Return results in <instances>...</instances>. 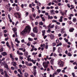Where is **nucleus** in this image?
I'll return each mask as SVG.
<instances>
[{"instance_id": "1", "label": "nucleus", "mask_w": 77, "mask_h": 77, "mask_svg": "<svg viewBox=\"0 0 77 77\" xmlns=\"http://www.w3.org/2000/svg\"><path fill=\"white\" fill-rule=\"evenodd\" d=\"M31 30V28L29 26H26L23 31L20 32L21 35L24 36L27 33H29Z\"/></svg>"}, {"instance_id": "2", "label": "nucleus", "mask_w": 77, "mask_h": 77, "mask_svg": "<svg viewBox=\"0 0 77 77\" xmlns=\"http://www.w3.org/2000/svg\"><path fill=\"white\" fill-rule=\"evenodd\" d=\"M49 63H50V62L48 61H47L46 63V61L44 62L43 63V65L44 68H47Z\"/></svg>"}, {"instance_id": "3", "label": "nucleus", "mask_w": 77, "mask_h": 77, "mask_svg": "<svg viewBox=\"0 0 77 77\" xmlns=\"http://www.w3.org/2000/svg\"><path fill=\"white\" fill-rule=\"evenodd\" d=\"M21 14H20L19 13H15L14 14V16L16 18H20L21 17Z\"/></svg>"}, {"instance_id": "4", "label": "nucleus", "mask_w": 77, "mask_h": 77, "mask_svg": "<svg viewBox=\"0 0 77 77\" xmlns=\"http://www.w3.org/2000/svg\"><path fill=\"white\" fill-rule=\"evenodd\" d=\"M33 32L34 33H38V29H37V28L36 27H34L33 29Z\"/></svg>"}, {"instance_id": "5", "label": "nucleus", "mask_w": 77, "mask_h": 77, "mask_svg": "<svg viewBox=\"0 0 77 77\" xmlns=\"http://www.w3.org/2000/svg\"><path fill=\"white\" fill-rule=\"evenodd\" d=\"M4 72L5 74V77H9L8 75V73H7V72L6 70H4Z\"/></svg>"}, {"instance_id": "6", "label": "nucleus", "mask_w": 77, "mask_h": 77, "mask_svg": "<svg viewBox=\"0 0 77 77\" xmlns=\"http://www.w3.org/2000/svg\"><path fill=\"white\" fill-rule=\"evenodd\" d=\"M61 62H60L59 63V64H60V67H63V66L64 64L63 63V62L62 61H61Z\"/></svg>"}, {"instance_id": "7", "label": "nucleus", "mask_w": 77, "mask_h": 77, "mask_svg": "<svg viewBox=\"0 0 77 77\" xmlns=\"http://www.w3.org/2000/svg\"><path fill=\"white\" fill-rule=\"evenodd\" d=\"M50 37L51 38V39H53L54 38V35L53 34H51L49 35Z\"/></svg>"}, {"instance_id": "8", "label": "nucleus", "mask_w": 77, "mask_h": 77, "mask_svg": "<svg viewBox=\"0 0 77 77\" xmlns=\"http://www.w3.org/2000/svg\"><path fill=\"white\" fill-rule=\"evenodd\" d=\"M2 54L3 56H5L7 55V53L6 52H4L2 53Z\"/></svg>"}, {"instance_id": "9", "label": "nucleus", "mask_w": 77, "mask_h": 77, "mask_svg": "<svg viewBox=\"0 0 77 77\" xmlns=\"http://www.w3.org/2000/svg\"><path fill=\"white\" fill-rule=\"evenodd\" d=\"M24 55L26 57L28 56V55H29V53L27 52H25L24 53Z\"/></svg>"}, {"instance_id": "10", "label": "nucleus", "mask_w": 77, "mask_h": 77, "mask_svg": "<svg viewBox=\"0 0 77 77\" xmlns=\"http://www.w3.org/2000/svg\"><path fill=\"white\" fill-rule=\"evenodd\" d=\"M74 30V28H71L69 29V32H73Z\"/></svg>"}, {"instance_id": "11", "label": "nucleus", "mask_w": 77, "mask_h": 77, "mask_svg": "<svg viewBox=\"0 0 77 77\" xmlns=\"http://www.w3.org/2000/svg\"><path fill=\"white\" fill-rule=\"evenodd\" d=\"M62 48H61L59 47L58 48V53H61V52H62Z\"/></svg>"}, {"instance_id": "12", "label": "nucleus", "mask_w": 77, "mask_h": 77, "mask_svg": "<svg viewBox=\"0 0 77 77\" xmlns=\"http://www.w3.org/2000/svg\"><path fill=\"white\" fill-rule=\"evenodd\" d=\"M50 62L51 65H53V63H54V59H52L50 60Z\"/></svg>"}, {"instance_id": "13", "label": "nucleus", "mask_w": 77, "mask_h": 77, "mask_svg": "<svg viewBox=\"0 0 77 77\" xmlns=\"http://www.w3.org/2000/svg\"><path fill=\"white\" fill-rule=\"evenodd\" d=\"M12 30L14 32H16V31H17V28L15 27L12 28Z\"/></svg>"}, {"instance_id": "14", "label": "nucleus", "mask_w": 77, "mask_h": 77, "mask_svg": "<svg viewBox=\"0 0 77 77\" xmlns=\"http://www.w3.org/2000/svg\"><path fill=\"white\" fill-rule=\"evenodd\" d=\"M76 21H77V19H76V18H75V17L73 18L72 21H73V22H74V23H75Z\"/></svg>"}, {"instance_id": "15", "label": "nucleus", "mask_w": 77, "mask_h": 77, "mask_svg": "<svg viewBox=\"0 0 77 77\" xmlns=\"http://www.w3.org/2000/svg\"><path fill=\"white\" fill-rule=\"evenodd\" d=\"M54 10H51V14L53 15L54 14Z\"/></svg>"}, {"instance_id": "16", "label": "nucleus", "mask_w": 77, "mask_h": 77, "mask_svg": "<svg viewBox=\"0 0 77 77\" xmlns=\"http://www.w3.org/2000/svg\"><path fill=\"white\" fill-rule=\"evenodd\" d=\"M57 25H56L55 26V30H56L57 32H59V30L58 29H59V28L57 29Z\"/></svg>"}, {"instance_id": "17", "label": "nucleus", "mask_w": 77, "mask_h": 77, "mask_svg": "<svg viewBox=\"0 0 77 77\" xmlns=\"http://www.w3.org/2000/svg\"><path fill=\"white\" fill-rule=\"evenodd\" d=\"M60 13L63 16L64 15V14H65V13L64 12H63L61 11V10H60Z\"/></svg>"}, {"instance_id": "18", "label": "nucleus", "mask_w": 77, "mask_h": 77, "mask_svg": "<svg viewBox=\"0 0 77 77\" xmlns=\"http://www.w3.org/2000/svg\"><path fill=\"white\" fill-rule=\"evenodd\" d=\"M47 32L48 33H50L51 32V29H50V28H49L48 30H47Z\"/></svg>"}, {"instance_id": "19", "label": "nucleus", "mask_w": 77, "mask_h": 77, "mask_svg": "<svg viewBox=\"0 0 77 77\" xmlns=\"http://www.w3.org/2000/svg\"><path fill=\"white\" fill-rule=\"evenodd\" d=\"M11 45L12 48H14V44H13V42H11Z\"/></svg>"}, {"instance_id": "20", "label": "nucleus", "mask_w": 77, "mask_h": 77, "mask_svg": "<svg viewBox=\"0 0 77 77\" xmlns=\"http://www.w3.org/2000/svg\"><path fill=\"white\" fill-rule=\"evenodd\" d=\"M17 76H18V77H23V75H20V74H17Z\"/></svg>"}, {"instance_id": "21", "label": "nucleus", "mask_w": 77, "mask_h": 77, "mask_svg": "<svg viewBox=\"0 0 77 77\" xmlns=\"http://www.w3.org/2000/svg\"><path fill=\"white\" fill-rule=\"evenodd\" d=\"M31 35L32 37H35V34L33 33H31Z\"/></svg>"}, {"instance_id": "22", "label": "nucleus", "mask_w": 77, "mask_h": 77, "mask_svg": "<svg viewBox=\"0 0 77 77\" xmlns=\"http://www.w3.org/2000/svg\"><path fill=\"white\" fill-rule=\"evenodd\" d=\"M3 48H2L0 49V52H2V51H3Z\"/></svg>"}, {"instance_id": "23", "label": "nucleus", "mask_w": 77, "mask_h": 77, "mask_svg": "<svg viewBox=\"0 0 77 77\" xmlns=\"http://www.w3.org/2000/svg\"><path fill=\"white\" fill-rule=\"evenodd\" d=\"M29 18L30 21H31V20H33V19L32 18V17L31 16H29Z\"/></svg>"}, {"instance_id": "24", "label": "nucleus", "mask_w": 77, "mask_h": 77, "mask_svg": "<svg viewBox=\"0 0 77 77\" xmlns=\"http://www.w3.org/2000/svg\"><path fill=\"white\" fill-rule=\"evenodd\" d=\"M30 57V55H29L28 57H27L28 61L29 62L30 61V60H29V58Z\"/></svg>"}, {"instance_id": "25", "label": "nucleus", "mask_w": 77, "mask_h": 77, "mask_svg": "<svg viewBox=\"0 0 77 77\" xmlns=\"http://www.w3.org/2000/svg\"><path fill=\"white\" fill-rule=\"evenodd\" d=\"M28 75H29V74H28V73H26L25 74V77H27V76H28Z\"/></svg>"}, {"instance_id": "26", "label": "nucleus", "mask_w": 77, "mask_h": 77, "mask_svg": "<svg viewBox=\"0 0 77 77\" xmlns=\"http://www.w3.org/2000/svg\"><path fill=\"white\" fill-rule=\"evenodd\" d=\"M43 24H44L43 23H42V21L40 22L39 23V25H41V26H42V25H43Z\"/></svg>"}, {"instance_id": "27", "label": "nucleus", "mask_w": 77, "mask_h": 77, "mask_svg": "<svg viewBox=\"0 0 77 77\" xmlns=\"http://www.w3.org/2000/svg\"><path fill=\"white\" fill-rule=\"evenodd\" d=\"M13 66H17V63L15 62H14L13 64Z\"/></svg>"}, {"instance_id": "28", "label": "nucleus", "mask_w": 77, "mask_h": 77, "mask_svg": "<svg viewBox=\"0 0 77 77\" xmlns=\"http://www.w3.org/2000/svg\"><path fill=\"white\" fill-rule=\"evenodd\" d=\"M61 33H64V29H62L61 30Z\"/></svg>"}, {"instance_id": "29", "label": "nucleus", "mask_w": 77, "mask_h": 77, "mask_svg": "<svg viewBox=\"0 0 77 77\" xmlns=\"http://www.w3.org/2000/svg\"><path fill=\"white\" fill-rule=\"evenodd\" d=\"M26 16L25 17H27L28 15H29V12H26L25 14Z\"/></svg>"}, {"instance_id": "30", "label": "nucleus", "mask_w": 77, "mask_h": 77, "mask_svg": "<svg viewBox=\"0 0 77 77\" xmlns=\"http://www.w3.org/2000/svg\"><path fill=\"white\" fill-rule=\"evenodd\" d=\"M28 40H29V41H33V39L30 38H29Z\"/></svg>"}, {"instance_id": "31", "label": "nucleus", "mask_w": 77, "mask_h": 77, "mask_svg": "<svg viewBox=\"0 0 77 77\" xmlns=\"http://www.w3.org/2000/svg\"><path fill=\"white\" fill-rule=\"evenodd\" d=\"M57 72L59 73L61 71V70L60 69H58L57 70Z\"/></svg>"}, {"instance_id": "32", "label": "nucleus", "mask_w": 77, "mask_h": 77, "mask_svg": "<svg viewBox=\"0 0 77 77\" xmlns=\"http://www.w3.org/2000/svg\"><path fill=\"white\" fill-rule=\"evenodd\" d=\"M36 74H37L36 72H34L33 75H34V76H35V77H36Z\"/></svg>"}, {"instance_id": "33", "label": "nucleus", "mask_w": 77, "mask_h": 77, "mask_svg": "<svg viewBox=\"0 0 77 77\" xmlns=\"http://www.w3.org/2000/svg\"><path fill=\"white\" fill-rule=\"evenodd\" d=\"M53 46H55L56 45V43L55 42H54L52 43Z\"/></svg>"}, {"instance_id": "34", "label": "nucleus", "mask_w": 77, "mask_h": 77, "mask_svg": "<svg viewBox=\"0 0 77 77\" xmlns=\"http://www.w3.org/2000/svg\"><path fill=\"white\" fill-rule=\"evenodd\" d=\"M8 35H9L8 34H4V36L5 37H6L8 36Z\"/></svg>"}, {"instance_id": "35", "label": "nucleus", "mask_w": 77, "mask_h": 77, "mask_svg": "<svg viewBox=\"0 0 77 77\" xmlns=\"http://www.w3.org/2000/svg\"><path fill=\"white\" fill-rule=\"evenodd\" d=\"M71 8H70V9L71 10L72 9H74V5H71Z\"/></svg>"}, {"instance_id": "36", "label": "nucleus", "mask_w": 77, "mask_h": 77, "mask_svg": "<svg viewBox=\"0 0 77 77\" xmlns=\"http://www.w3.org/2000/svg\"><path fill=\"white\" fill-rule=\"evenodd\" d=\"M52 2H54V3H58V2H57V1L56 0L53 1H52Z\"/></svg>"}, {"instance_id": "37", "label": "nucleus", "mask_w": 77, "mask_h": 77, "mask_svg": "<svg viewBox=\"0 0 77 77\" xmlns=\"http://www.w3.org/2000/svg\"><path fill=\"white\" fill-rule=\"evenodd\" d=\"M64 40L66 42H68V39H66V38H64Z\"/></svg>"}, {"instance_id": "38", "label": "nucleus", "mask_w": 77, "mask_h": 77, "mask_svg": "<svg viewBox=\"0 0 77 77\" xmlns=\"http://www.w3.org/2000/svg\"><path fill=\"white\" fill-rule=\"evenodd\" d=\"M6 8L7 9H9L10 7L9 6V5H7L6 6Z\"/></svg>"}, {"instance_id": "39", "label": "nucleus", "mask_w": 77, "mask_h": 77, "mask_svg": "<svg viewBox=\"0 0 77 77\" xmlns=\"http://www.w3.org/2000/svg\"><path fill=\"white\" fill-rule=\"evenodd\" d=\"M31 5L32 6H35V4H34V2H32V3Z\"/></svg>"}, {"instance_id": "40", "label": "nucleus", "mask_w": 77, "mask_h": 77, "mask_svg": "<svg viewBox=\"0 0 77 77\" xmlns=\"http://www.w3.org/2000/svg\"><path fill=\"white\" fill-rule=\"evenodd\" d=\"M5 68L7 69H9V67H8V65H6L5 66Z\"/></svg>"}, {"instance_id": "41", "label": "nucleus", "mask_w": 77, "mask_h": 77, "mask_svg": "<svg viewBox=\"0 0 77 77\" xmlns=\"http://www.w3.org/2000/svg\"><path fill=\"white\" fill-rule=\"evenodd\" d=\"M56 42L57 43V44H58V43H59V39H57L56 40Z\"/></svg>"}, {"instance_id": "42", "label": "nucleus", "mask_w": 77, "mask_h": 77, "mask_svg": "<svg viewBox=\"0 0 77 77\" xmlns=\"http://www.w3.org/2000/svg\"><path fill=\"white\" fill-rule=\"evenodd\" d=\"M69 17H73V16H74V14H70L69 15Z\"/></svg>"}, {"instance_id": "43", "label": "nucleus", "mask_w": 77, "mask_h": 77, "mask_svg": "<svg viewBox=\"0 0 77 77\" xmlns=\"http://www.w3.org/2000/svg\"><path fill=\"white\" fill-rule=\"evenodd\" d=\"M59 21L60 22H62L63 21V19H60L59 20Z\"/></svg>"}, {"instance_id": "44", "label": "nucleus", "mask_w": 77, "mask_h": 77, "mask_svg": "<svg viewBox=\"0 0 77 77\" xmlns=\"http://www.w3.org/2000/svg\"><path fill=\"white\" fill-rule=\"evenodd\" d=\"M42 19L43 21H45V19L44 17H42Z\"/></svg>"}, {"instance_id": "45", "label": "nucleus", "mask_w": 77, "mask_h": 77, "mask_svg": "<svg viewBox=\"0 0 77 77\" xmlns=\"http://www.w3.org/2000/svg\"><path fill=\"white\" fill-rule=\"evenodd\" d=\"M52 23H57V21L54 20H52Z\"/></svg>"}, {"instance_id": "46", "label": "nucleus", "mask_w": 77, "mask_h": 77, "mask_svg": "<svg viewBox=\"0 0 77 77\" xmlns=\"http://www.w3.org/2000/svg\"><path fill=\"white\" fill-rule=\"evenodd\" d=\"M56 50V47H53V51H54Z\"/></svg>"}, {"instance_id": "47", "label": "nucleus", "mask_w": 77, "mask_h": 77, "mask_svg": "<svg viewBox=\"0 0 77 77\" xmlns=\"http://www.w3.org/2000/svg\"><path fill=\"white\" fill-rule=\"evenodd\" d=\"M51 5V2H50V3H49L48 4V6H50Z\"/></svg>"}, {"instance_id": "48", "label": "nucleus", "mask_w": 77, "mask_h": 77, "mask_svg": "<svg viewBox=\"0 0 77 77\" xmlns=\"http://www.w3.org/2000/svg\"><path fill=\"white\" fill-rule=\"evenodd\" d=\"M68 56H69L70 57L71 56H72V55H71V53H69L68 54Z\"/></svg>"}, {"instance_id": "49", "label": "nucleus", "mask_w": 77, "mask_h": 77, "mask_svg": "<svg viewBox=\"0 0 77 77\" xmlns=\"http://www.w3.org/2000/svg\"><path fill=\"white\" fill-rule=\"evenodd\" d=\"M48 45H46L45 47V49H48Z\"/></svg>"}, {"instance_id": "50", "label": "nucleus", "mask_w": 77, "mask_h": 77, "mask_svg": "<svg viewBox=\"0 0 77 77\" xmlns=\"http://www.w3.org/2000/svg\"><path fill=\"white\" fill-rule=\"evenodd\" d=\"M54 25L53 24L52 25H51V28L52 29L54 28Z\"/></svg>"}, {"instance_id": "51", "label": "nucleus", "mask_w": 77, "mask_h": 77, "mask_svg": "<svg viewBox=\"0 0 77 77\" xmlns=\"http://www.w3.org/2000/svg\"><path fill=\"white\" fill-rule=\"evenodd\" d=\"M50 26H51V24H50L48 26V29H50Z\"/></svg>"}, {"instance_id": "52", "label": "nucleus", "mask_w": 77, "mask_h": 77, "mask_svg": "<svg viewBox=\"0 0 77 77\" xmlns=\"http://www.w3.org/2000/svg\"><path fill=\"white\" fill-rule=\"evenodd\" d=\"M19 50H21V51H23V48H19Z\"/></svg>"}, {"instance_id": "53", "label": "nucleus", "mask_w": 77, "mask_h": 77, "mask_svg": "<svg viewBox=\"0 0 77 77\" xmlns=\"http://www.w3.org/2000/svg\"><path fill=\"white\" fill-rule=\"evenodd\" d=\"M20 51H17V54H18V55H19V54H20Z\"/></svg>"}, {"instance_id": "54", "label": "nucleus", "mask_w": 77, "mask_h": 77, "mask_svg": "<svg viewBox=\"0 0 77 77\" xmlns=\"http://www.w3.org/2000/svg\"><path fill=\"white\" fill-rule=\"evenodd\" d=\"M6 64V63L5 62V61H3V62L2 63V65H5Z\"/></svg>"}, {"instance_id": "55", "label": "nucleus", "mask_w": 77, "mask_h": 77, "mask_svg": "<svg viewBox=\"0 0 77 77\" xmlns=\"http://www.w3.org/2000/svg\"><path fill=\"white\" fill-rule=\"evenodd\" d=\"M42 33H45V30H42Z\"/></svg>"}, {"instance_id": "56", "label": "nucleus", "mask_w": 77, "mask_h": 77, "mask_svg": "<svg viewBox=\"0 0 77 77\" xmlns=\"http://www.w3.org/2000/svg\"><path fill=\"white\" fill-rule=\"evenodd\" d=\"M3 35V33L2 32H0V36H1Z\"/></svg>"}, {"instance_id": "57", "label": "nucleus", "mask_w": 77, "mask_h": 77, "mask_svg": "<svg viewBox=\"0 0 77 77\" xmlns=\"http://www.w3.org/2000/svg\"><path fill=\"white\" fill-rule=\"evenodd\" d=\"M8 18H9V19H11V17H10V14H8Z\"/></svg>"}, {"instance_id": "58", "label": "nucleus", "mask_w": 77, "mask_h": 77, "mask_svg": "<svg viewBox=\"0 0 77 77\" xmlns=\"http://www.w3.org/2000/svg\"><path fill=\"white\" fill-rule=\"evenodd\" d=\"M17 71H18V72H21V70L20 69H18Z\"/></svg>"}, {"instance_id": "59", "label": "nucleus", "mask_w": 77, "mask_h": 77, "mask_svg": "<svg viewBox=\"0 0 77 77\" xmlns=\"http://www.w3.org/2000/svg\"><path fill=\"white\" fill-rule=\"evenodd\" d=\"M19 55H21V56H22V55H23V53L20 52L19 53Z\"/></svg>"}, {"instance_id": "60", "label": "nucleus", "mask_w": 77, "mask_h": 77, "mask_svg": "<svg viewBox=\"0 0 77 77\" xmlns=\"http://www.w3.org/2000/svg\"><path fill=\"white\" fill-rule=\"evenodd\" d=\"M4 33H7V30H5L4 31Z\"/></svg>"}, {"instance_id": "61", "label": "nucleus", "mask_w": 77, "mask_h": 77, "mask_svg": "<svg viewBox=\"0 0 77 77\" xmlns=\"http://www.w3.org/2000/svg\"><path fill=\"white\" fill-rule=\"evenodd\" d=\"M33 67L34 69H36L37 67H36V66H34Z\"/></svg>"}, {"instance_id": "62", "label": "nucleus", "mask_w": 77, "mask_h": 77, "mask_svg": "<svg viewBox=\"0 0 77 77\" xmlns=\"http://www.w3.org/2000/svg\"><path fill=\"white\" fill-rule=\"evenodd\" d=\"M3 70L2 69H0V72H3Z\"/></svg>"}, {"instance_id": "63", "label": "nucleus", "mask_w": 77, "mask_h": 77, "mask_svg": "<svg viewBox=\"0 0 77 77\" xmlns=\"http://www.w3.org/2000/svg\"><path fill=\"white\" fill-rule=\"evenodd\" d=\"M20 59L21 60H22V59H23V57H20Z\"/></svg>"}, {"instance_id": "64", "label": "nucleus", "mask_w": 77, "mask_h": 77, "mask_svg": "<svg viewBox=\"0 0 77 77\" xmlns=\"http://www.w3.org/2000/svg\"><path fill=\"white\" fill-rule=\"evenodd\" d=\"M58 6H61V3H59L57 4Z\"/></svg>"}]
</instances>
